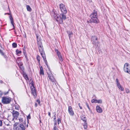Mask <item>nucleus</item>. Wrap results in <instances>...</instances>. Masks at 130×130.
I'll list each match as a JSON object with an SVG mask.
<instances>
[{
	"instance_id": "42",
	"label": "nucleus",
	"mask_w": 130,
	"mask_h": 130,
	"mask_svg": "<svg viewBox=\"0 0 130 130\" xmlns=\"http://www.w3.org/2000/svg\"><path fill=\"white\" fill-rule=\"evenodd\" d=\"M80 109H82V107H81L80 105H79V106Z\"/></svg>"
},
{
	"instance_id": "18",
	"label": "nucleus",
	"mask_w": 130,
	"mask_h": 130,
	"mask_svg": "<svg viewBox=\"0 0 130 130\" xmlns=\"http://www.w3.org/2000/svg\"><path fill=\"white\" fill-rule=\"evenodd\" d=\"M39 73L41 75H44V71L43 68L42 67H40Z\"/></svg>"
},
{
	"instance_id": "38",
	"label": "nucleus",
	"mask_w": 130,
	"mask_h": 130,
	"mask_svg": "<svg viewBox=\"0 0 130 130\" xmlns=\"http://www.w3.org/2000/svg\"><path fill=\"white\" fill-rule=\"evenodd\" d=\"M35 106L36 107L37 106V103H35Z\"/></svg>"
},
{
	"instance_id": "12",
	"label": "nucleus",
	"mask_w": 130,
	"mask_h": 130,
	"mask_svg": "<svg viewBox=\"0 0 130 130\" xmlns=\"http://www.w3.org/2000/svg\"><path fill=\"white\" fill-rule=\"evenodd\" d=\"M55 52L61 61H63V58L60 53L57 50H55Z\"/></svg>"
},
{
	"instance_id": "11",
	"label": "nucleus",
	"mask_w": 130,
	"mask_h": 130,
	"mask_svg": "<svg viewBox=\"0 0 130 130\" xmlns=\"http://www.w3.org/2000/svg\"><path fill=\"white\" fill-rule=\"evenodd\" d=\"M32 86L31 87V93L34 97L36 96V93L35 88L34 86L32 83L31 84Z\"/></svg>"
},
{
	"instance_id": "22",
	"label": "nucleus",
	"mask_w": 130,
	"mask_h": 130,
	"mask_svg": "<svg viewBox=\"0 0 130 130\" xmlns=\"http://www.w3.org/2000/svg\"><path fill=\"white\" fill-rule=\"evenodd\" d=\"M26 7L27 10L28 11H31V9L29 6L26 5Z\"/></svg>"
},
{
	"instance_id": "30",
	"label": "nucleus",
	"mask_w": 130,
	"mask_h": 130,
	"mask_svg": "<svg viewBox=\"0 0 130 130\" xmlns=\"http://www.w3.org/2000/svg\"><path fill=\"white\" fill-rule=\"evenodd\" d=\"M53 130H58L56 126H55L54 127Z\"/></svg>"
},
{
	"instance_id": "29",
	"label": "nucleus",
	"mask_w": 130,
	"mask_h": 130,
	"mask_svg": "<svg viewBox=\"0 0 130 130\" xmlns=\"http://www.w3.org/2000/svg\"><path fill=\"white\" fill-rule=\"evenodd\" d=\"M58 124H59L61 122V119L60 118H58L57 119Z\"/></svg>"
},
{
	"instance_id": "23",
	"label": "nucleus",
	"mask_w": 130,
	"mask_h": 130,
	"mask_svg": "<svg viewBox=\"0 0 130 130\" xmlns=\"http://www.w3.org/2000/svg\"><path fill=\"white\" fill-rule=\"evenodd\" d=\"M68 33L69 34L68 36L69 38L70 39V38L72 37V35H73V33L72 32H68Z\"/></svg>"
},
{
	"instance_id": "32",
	"label": "nucleus",
	"mask_w": 130,
	"mask_h": 130,
	"mask_svg": "<svg viewBox=\"0 0 130 130\" xmlns=\"http://www.w3.org/2000/svg\"><path fill=\"white\" fill-rule=\"evenodd\" d=\"M19 121L20 122H22L23 121V120L22 118H20L19 119Z\"/></svg>"
},
{
	"instance_id": "14",
	"label": "nucleus",
	"mask_w": 130,
	"mask_h": 130,
	"mask_svg": "<svg viewBox=\"0 0 130 130\" xmlns=\"http://www.w3.org/2000/svg\"><path fill=\"white\" fill-rule=\"evenodd\" d=\"M47 74L48 75V76L50 80L52 82H54L55 81V79L52 76V74L51 73L50 74L48 73H47Z\"/></svg>"
},
{
	"instance_id": "7",
	"label": "nucleus",
	"mask_w": 130,
	"mask_h": 130,
	"mask_svg": "<svg viewBox=\"0 0 130 130\" xmlns=\"http://www.w3.org/2000/svg\"><path fill=\"white\" fill-rule=\"evenodd\" d=\"M91 41L92 43L95 45H98L99 42L98 41L97 38L95 36H92L91 38Z\"/></svg>"
},
{
	"instance_id": "10",
	"label": "nucleus",
	"mask_w": 130,
	"mask_h": 130,
	"mask_svg": "<svg viewBox=\"0 0 130 130\" xmlns=\"http://www.w3.org/2000/svg\"><path fill=\"white\" fill-rule=\"evenodd\" d=\"M12 115L13 117V118L12 119L13 120H14V119H17L19 115V112L15 110H13L12 111Z\"/></svg>"
},
{
	"instance_id": "45",
	"label": "nucleus",
	"mask_w": 130,
	"mask_h": 130,
	"mask_svg": "<svg viewBox=\"0 0 130 130\" xmlns=\"http://www.w3.org/2000/svg\"><path fill=\"white\" fill-rule=\"evenodd\" d=\"M78 105H79H79H80V104L79 103L78 104Z\"/></svg>"
},
{
	"instance_id": "36",
	"label": "nucleus",
	"mask_w": 130,
	"mask_h": 130,
	"mask_svg": "<svg viewBox=\"0 0 130 130\" xmlns=\"http://www.w3.org/2000/svg\"><path fill=\"white\" fill-rule=\"evenodd\" d=\"M37 102H38V103L39 104H40V101L39 100H37Z\"/></svg>"
},
{
	"instance_id": "41",
	"label": "nucleus",
	"mask_w": 130,
	"mask_h": 130,
	"mask_svg": "<svg viewBox=\"0 0 130 130\" xmlns=\"http://www.w3.org/2000/svg\"><path fill=\"white\" fill-rule=\"evenodd\" d=\"M48 115L49 116H50V115H51V113H50V112H48Z\"/></svg>"
},
{
	"instance_id": "9",
	"label": "nucleus",
	"mask_w": 130,
	"mask_h": 130,
	"mask_svg": "<svg viewBox=\"0 0 130 130\" xmlns=\"http://www.w3.org/2000/svg\"><path fill=\"white\" fill-rule=\"evenodd\" d=\"M116 84L118 88L122 91L124 90L123 87H122V86L120 84V83L119 81L118 80L117 78L116 79Z\"/></svg>"
},
{
	"instance_id": "27",
	"label": "nucleus",
	"mask_w": 130,
	"mask_h": 130,
	"mask_svg": "<svg viewBox=\"0 0 130 130\" xmlns=\"http://www.w3.org/2000/svg\"><path fill=\"white\" fill-rule=\"evenodd\" d=\"M37 59L38 60V61L39 62L40 60V57L39 55H37Z\"/></svg>"
},
{
	"instance_id": "5",
	"label": "nucleus",
	"mask_w": 130,
	"mask_h": 130,
	"mask_svg": "<svg viewBox=\"0 0 130 130\" xmlns=\"http://www.w3.org/2000/svg\"><path fill=\"white\" fill-rule=\"evenodd\" d=\"M53 13L54 14H53V15L55 19L59 23H61L62 20H61V17L60 15H59L58 14H56L54 13V12H52V14Z\"/></svg>"
},
{
	"instance_id": "28",
	"label": "nucleus",
	"mask_w": 130,
	"mask_h": 130,
	"mask_svg": "<svg viewBox=\"0 0 130 130\" xmlns=\"http://www.w3.org/2000/svg\"><path fill=\"white\" fill-rule=\"evenodd\" d=\"M12 46L14 48L16 47L17 46V44L15 43H13L12 44Z\"/></svg>"
},
{
	"instance_id": "2",
	"label": "nucleus",
	"mask_w": 130,
	"mask_h": 130,
	"mask_svg": "<svg viewBox=\"0 0 130 130\" xmlns=\"http://www.w3.org/2000/svg\"><path fill=\"white\" fill-rule=\"evenodd\" d=\"M97 13L96 11L94 10L93 12L90 15V17L91 19L89 20H88L87 22L89 23H97L99 22V20L96 17Z\"/></svg>"
},
{
	"instance_id": "20",
	"label": "nucleus",
	"mask_w": 130,
	"mask_h": 130,
	"mask_svg": "<svg viewBox=\"0 0 130 130\" xmlns=\"http://www.w3.org/2000/svg\"><path fill=\"white\" fill-rule=\"evenodd\" d=\"M81 119L83 120L84 122L86 121L87 119L85 116L84 115H82L81 116Z\"/></svg>"
},
{
	"instance_id": "21",
	"label": "nucleus",
	"mask_w": 130,
	"mask_h": 130,
	"mask_svg": "<svg viewBox=\"0 0 130 130\" xmlns=\"http://www.w3.org/2000/svg\"><path fill=\"white\" fill-rule=\"evenodd\" d=\"M83 123V126H84V129H86L87 127V124L86 122V121L84 122Z\"/></svg>"
},
{
	"instance_id": "31",
	"label": "nucleus",
	"mask_w": 130,
	"mask_h": 130,
	"mask_svg": "<svg viewBox=\"0 0 130 130\" xmlns=\"http://www.w3.org/2000/svg\"><path fill=\"white\" fill-rule=\"evenodd\" d=\"M15 109H19V107L17 105H15Z\"/></svg>"
},
{
	"instance_id": "34",
	"label": "nucleus",
	"mask_w": 130,
	"mask_h": 130,
	"mask_svg": "<svg viewBox=\"0 0 130 130\" xmlns=\"http://www.w3.org/2000/svg\"><path fill=\"white\" fill-rule=\"evenodd\" d=\"M27 119H30L31 118V117L30 114L27 117Z\"/></svg>"
},
{
	"instance_id": "3",
	"label": "nucleus",
	"mask_w": 130,
	"mask_h": 130,
	"mask_svg": "<svg viewBox=\"0 0 130 130\" xmlns=\"http://www.w3.org/2000/svg\"><path fill=\"white\" fill-rule=\"evenodd\" d=\"M14 130H24L25 127L23 124L18 125V123H16L14 125Z\"/></svg>"
},
{
	"instance_id": "43",
	"label": "nucleus",
	"mask_w": 130,
	"mask_h": 130,
	"mask_svg": "<svg viewBox=\"0 0 130 130\" xmlns=\"http://www.w3.org/2000/svg\"><path fill=\"white\" fill-rule=\"evenodd\" d=\"M54 120L56 119V116H54Z\"/></svg>"
},
{
	"instance_id": "8",
	"label": "nucleus",
	"mask_w": 130,
	"mask_h": 130,
	"mask_svg": "<svg viewBox=\"0 0 130 130\" xmlns=\"http://www.w3.org/2000/svg\"><path fill=\"white\" fill-rule=\"evenodd\" d=\"M60 7L61 12L63 13H66L67 11L64 5L63 4H61L60 5Z\"/></svg>"
},
{
	"instance_id": "26",
	"label": "nucleus",
	"mask_w": 130,
	"mask_h": 130,
	"mask_svg": "<svg viewBox=\"0 0 130 130\" xmlns=\"http://www.w3.org/2000/svg\"><path fill=\"white\" fill-rule=\"evenodd\" d=\"M17 54H21V51H19L18 50H17L16 51Z\"/></svg>"
},
{
	"instance_id": "40",
	"label": "nucleus",
	"mask_w": 130,
	"mask_h": 130,
	"mask_svg": "<svg viewBox=\"0 0 130 130\" xmlns=\"http://www.w3.org/2000/svg\"><path fill=\"white\" fill-rule=\"evenodd\" d=\"M54 126H55H55H56V125L57 123H56V122H55V123H54Z\"/></svg>"
},
{
	"instance_id": "1",
	"label": "nucleus",
	"mask_w": 130,
	"mask_h": 130,
	"mask_svg": "<svg viewBox=\"0 0 130 130\" xmlns=\"http://www.w3.org/2000/svg\"><path fill=\"white\" fill-rule=\"evenodd\" d=\"M36 36L37 38V44L38 45L39 51L42 57L44 60L46 59L45 55L44 53L43 49V46L41 42L40 41L41 39L40 37H39L38 35L37 34L36 35Z\"/></svg>"
},
{
	"instance_id": "19",
	"label": "nucleus",
	"mask_w": 130,
	"mask_h": 130,
	"mask_svg": "<svg viewBox=\"0 0 130 130\" xmlns=\"http://www.w3.org/2000/svg\"><path fill=\"white\" fill-rule=\"evenodd\" d=\"M10 18L11 21V23L13 26V28H14V22L13 21V18L11 16H10Z\"/></svg>"
},
{
	"instance_id": "6",
	"label": "nucleus",
	"mask_w": 130,
	"mask_h": 130,
	"mask_svg": "<svg viewBox=\"0 0 130 130\" xmlns=\"http://www.w3.org/2000/svg\"><path fill=\"white\" fill-rule=\"evenodd\" d=\"M11 99L10 98L7 97H4L2 98V102L5 104L9 103L11 101Z\"/></svg>"
},
{
	"instance_id": "46",
	"label": "nucleus",
	"mask_w": 130,
	"mask_h": 130,
	"mask_svg": "<svg viewBox=\"0 0 130 130\" xmlns=\"http://www.w3.org/2000/svg\"><path fill=\"white\" fill-rule=\"evenodd\" d=\"M1 52V51L0 50V52Z\"/></svg>"
},
{
	"instance_id": "25",
	"label": "nucleus",
	"mask_w": 130,
	"mask_h": 130,
	"mask_svg": "<svg viewBox=\"0 0 130 130\" xmlns=\"http://www.w3.org/2000/svg\"><path fill=\"white\" fill-rule=\"evenodd\" d=\"M125 91L127 93H130V90L128 88H126L125 89Z\"/></svg>"
},
{
	"instance_id": "47",
	"label": "nucleus",
	"mask_w": 130,
	"mask_h": 130,
	"mask_svg": "<svg viewBox=\"0 0 130 130\" xmlns=\"http://www.w3.org/2000/svg\"><path fill=\"white\" fill-rule=\"evenodd\" d=\"M129 130V129H128V130Z\"/></svg>"
},
{
	"instance_id": "37",
	"label": "nucleus",
	"mask_w": 130,
	"mask_h": 130,
	"mask_svg": "<svg viewBox=\"0 0 130 130\" xmlns=\"http://www.w3.org/2000/svg\"><path fill=\"white\" fill-rule=\"evenodd\" d=\"M2 94V93L1 92V91H0V96H1Z\"/></svg>"
},
{
	"instance_id": "16",
	"label": "nucleus",
	"mask_w": 130,
	"mask_h": 130,
	"mask_svg": "<svg viewBox=\"0 0 130 130\" xmlns=\"http://www.w3.org/2000/svg\"><path fill=\"white\" fill-rule=\"evenodd\" d=\"M97 112L99 113H101L102 112V109L99 105H97L96 107Z\"/></svg>"
},
{
	"instance_id": "39",
	"label": "nucleus",
	"mask_w": 130,
	"mask_h": 130,
	"mask_svg": "<svg viewBox=\"0 0 130 130\" xmlns=\"http://www.w3.org/2000/svg\"><path fill=\"white\" fill-rule=\"evenodd\" d=\"M25 55V58H26V59L27 60H28V58H27V56H26V55Z\"/></svg>"
},
{
	"instance_id": "24",
	"label": "nucleus",
	"mask_w": 130,
	"mask_h": 130,
	"mask_svg": "<svg viewBox=\"0 0 130 130\" xmlns=\"http://www.w3.org/2000/svg\"><path fill=\"white\" fill-rule=\"evenodd\" d=\"M23 76L25 78L26 80H28L29 79L27 75L25 74H23Z\"/></svg>"
},
{
	"instance_id": "17",
	"label": "nucleus",
	"mask_w": 130,
	"mask_h": 130,
	"mask_svg": "<svg viewBox=\"0 0 130 130\" xmlns=\"http://www.w3.org/2000/svg\"><path fill=\"white\" fill-rule=\"evenodd\" d=\"M60 16L61 17V20H62L61 23L62 22V20H65L66 19V17L65 15L63 13L60 14Z\"/></svg>"
},
{
	"instance_id": "15",
	"label": "nucleus",
	"mask_w": 130,
	"mask_h": 130,
	"mask_svg": "<svg viewBox=\"0 0 130 130\" xmlns=\"http://www.w3.org/2000/svg\"><path fill=\"white\" fill-rule=\"evenodd\" d=\"M91 102L92 103H102V101L101 100H97L95 99H93L91 100Z\"/></svg>"
},
{
	"instance_id": "4",
	"label": "nucleus",
	"mask_w": 130,
	"mask_h": 130,
	"mask_svg": "<svg viewBox=\"0 0 130 130\" xmlns=\"http://www.w3.org/2000/svg\"><path fill=\"white\" fill-rule=\"evenodd\" d=\"M123 70L124 71L130 74V65L127 63H125L124 66Z\"/></svg>"
},
{
	"instance_id": "44",
	"label": "nucleus",
	"mask_w": 130,
	"mask_h": 130,
	"mask_svg": "<svg viewBox=\"0 0 130 130\" xmlns=\"http://www.w3.org/2000/svg\"><path fill=\"white\" fill-rule=\"evenodd\" d=\"M0 82L1 83H3V81H2L1 80L0 81Z\"/></svg>"
},
{
	"instance_id": "35",
	"label": "nucleus",
	"mask_w": 130,
	"mask_h": 130,
	"mask_svg": "<svg viewBox=\"0 0 130 130\" xmlns=\"http://www.w3.org/2000/svg\"><path fill=\"white\" fill-rule=\"evenodd\" d=\"M3 122L2 121L0 120V126H1L2 125Z\"/></svg>"
},
{
	"instance_id": "13",
	"label": "nucleus",
	"mask_w": 130,
	"mask_h": 130,
	"mask_svg": "<svg viewBox=\"0 0 130 130\" xmlns=\"http://www.w3.org/2000/svg\"><path fill=\"white\" fill-rule=\"evenodd\" d=\"M68 110L70 115L71 116H73L74 115V113L72 107L71 106H69L68 107Z\"/></svg>"
},
{
	"instance_id": "33",
	"label": "nucleus",
	"mask_w": 130,
	"mask_h": 130,
	"mask_svg": "<svg viewBox=\"0 0 130 130\" xmlns=\"http://www.w3.org/2000/svg\"><path fill=\"white\" fill-rule=\"evenodd\" d=\"M86 106H87V107L88 108V109H89L90 108L89 107L88 104L87 102H86Z\"/></svg>"
}]
</instances>
